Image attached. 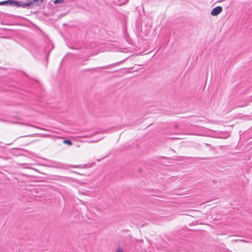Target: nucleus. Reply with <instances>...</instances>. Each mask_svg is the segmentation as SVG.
Instances as JSON below:
<instances>
[{"label": "nucleus", "mask_w": 252, "mask_h": 252, "mask_svg": "<svg viewBox=\"0 0 252 252\" xmlns=\"http://www.w3.org/2000/svg\"><path fill=\"white\" fill-rule=\"evenodd\" d=\"M125 60H124L123 61H120V62H117L116 63H114L108 65L103 66H101V67H94V68H91L86 69H85L84 71H94L97 68H99V69L108 68H110V67H111L115 66L119 64L122 63Z\"/></svg>", "instance_id": "1"}, {"label": "nucleus", "mask_w": 252, "mask_h": 252, "mask_svg": "<svg viewBox=\"0 0 252 252\" xmlns=\"http://www.w3.org/2000/svg\"><path fill=\"white\" fill-rule=\"evenodd\" d=\"M8 5L13 6H16L17 7H22L26 8L25 2L22 1H19L16 0H9Z\"/></svg>", "instance_id": "2"}, {"label": "nucleus", "mask_w": 252, "mask_h": 252, "mask_svg": "<svg viewBox=\"0 0 252 252\" xmlns=\"http://www.w3.org/2000/svg\"><path fill=\"white\" fill-rule=\"evenodd\" d=\"M222 11V8L220 6H218L214 8L211 12L212 16H217Z\"/></svg>", "instance_id": "3"}, {"label": "nucleus", "mask_w": 252, "mask_h": 252, "mask_svg": "<svg viewBox=\"0 0 252 252\" xmlns=\"http://www.w3.org/2000/svg\"><path fill=\"white\" fill-rule=\"evenodd\" d=\"M39 1L41 3L43 0H27L26 2H25V5H26V7L30 6L31 5L33 4L34 2H37Z\"/></svg>", "instance_id": "4"}, {"label": "nucleus", "mask_w": 252, "mask_h": 252, "mask_svg": "<svg viewBox=\"0 0 252 252\" xmlns=\"http://www.w3.org/2000/svg\"><path fill=\"white\" fill-rule=\"evenodd\" d=\"M63 143L67 144L69 146L72 145V142L69 139H65L63 141Z\"/></svg>", "instance_id": "5"}, {"label": "nucleus", "mask_w": 252, "mask_h": 252, "mask_svg": "<svg viewBox=\"0 0 252 252\" xmlns=\"http://www.w3.org/2000/svg\"><path fill=\"white\" fill-rule=\"evenodd\" d=\"M8 3H9V0L0 1V5H8Z\"/></svg>", "instance_id": "6"}, {"label": "nucleus", "mask_w": 252, "mask_h": 252, "mask_svg": "<svg viewBox=\"0 0 252 252\" xmlns=\"http://www.w3.org/2000/svg\"><path fill=\"white\" fill-rule=\"evenodd\" d=\"M63 2V0H55L54 1V3L55 4H60V3H62Z\"/></svg>", "instance_id": "7"}, {"label": "nucleus", "mask_w": 252, "mask_h": 252, "mask_svg": "<svg viewBox=\"0 0 252 252\" xmlns=\"http://www.w3.org/2000/svg\"><path fill=\"white\" fill-rule=\"evenodd\" d=\"M116 252H124V251L122 248H118L116 250Z\"/></svg>", "instance_id": "8"}, {"label": "nucleus", "mask_w": 252, "mask_h": 252, "mask_svg": "<svg viewBox=\"0 0 252 252\" xmlns=\"http://www.w3.org/2000/svg\"><path fill=\"white\" fill-rule=\"evenodd\" d=\"M86 64V63L84 62L78 63V65H80V66L84 65H85Z\"/></svg>", "instance_id": "9"}, {"label": "nucleus", "mask_w": 252, "mask_h": 252, "mask_svg": "<svg viewBox=\"0 0 252 252\" xmlns=\"http://www.w3.org/2000/svg\"><path fill=\"white\" fill-rule=\"evenodd\" d=\"M69 166L71 167H77V166L73 165H69Z\"/></svg>", "instance_id": "10"}, {"label": "nucleus", "mask_w": 252, "mask_h": 252, "mask_svg": "<svg viewBox=\"0 0 252 252\" xmlns=\"http://www.w3.org/2000/svg\"><path fill=\"white\" fill-rule=\"evenodd\" d=\"M89 60V57H87L84 59V61H87Z\"/></svg>", "instance_id": "11"}, {"label": "nucleus", "mask_w": 252, "mask_h": 252, "mask_svg": "<svg viewBox=\"0 0 252 252\" xmlns=\"http://www.w3.org/2000/svg\"><path fill=\"white\" fill-rule=\"evenodd\" d=\"M246 106V104H245V105H241V106H241V107H244V106Z\"/></svg>", "instance_id": "12"}]
</instances>
